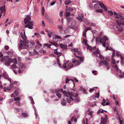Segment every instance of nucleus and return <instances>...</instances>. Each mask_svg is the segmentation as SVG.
<instances>
[{"label": "nucleus", "instance_id": "obj_1", "mask_svg": "<svg viewBox=\"0 0 124 124\" xmlns=\"http://www.w3.org/2000/svg\"><path fill=\"white\" fill-rule=\"evenodd\" d=\"M20 34L23 41V42L22 40H20V43L18 45L19 48V49L26 48V47L28 46L29 41L26 39V37L25 35V32H24L23 34V32H21Z\"/></svg>", "mask_w": 124, "mask_h": 124}, {"label": "nucleus", "instance_id": "obj_2", "mask_svg": "<svg viewBox=\"0 0 124 124\" xmlns=\"http://www.w3.org/2000/svg\"><path fill=\"white\" fill-rule=\"evenodd\" d=\"M63 93L64 94V96L67 97V102L70 103L72 100L74 99V98H75L78 96V94L76 93L75 94L73 93H72L69 92H67L66 91H63Z\"/></svg>", "mask_w": 124, "mask_h": 124}, {"label": "nucleus", "instance_id": "obj_3", "mask_svg": "<svg viewBox=\"0 0 124 124\" xmlns=\"http://www.w3.org/2000/svg\"><path fill=\"white\" fill-rule=\"evenodd\" d=\"M31 18L30 15H27L24 19V23L25 24H27L25 26V28H28L30 29L33 28V26L34 23L33 21H30Z\"/></svg>", "mask_w": 124, "mask_h": 124}, {"label": "nucleus", "instance_id": "obj_4", "mask_svg": "<svg viewBox=\"0 0 124 124\" xmlns=\"http://www.w3.org/2000/svg\"><path fill=\"white\" fill-rule=\"evenodd\" d=\"M57 63L58 64L59 67L61 68H65V70H68L73 67V64L72 63H65L62 65V66L61 67V65L59 59L57 58Z\"/></svg>", "mask_w": 124, "mask_h": 124}, {"label": "nucleus", "instance_id": "obj_5", "mask_svg": "<svg viewBox=\"0 0 124 124\" xmlns=\"http://www.w3.org/2000/svg\"><path fill=\"white\" fill-rule=\"evenodd\" d=\"M70 17H68L67 18V20L68 21V25L69 26L75 25L76 24V22L75 21L70 20V19H71Z\"/></svg>", "mask_w": 124, "mask_h": 124}, {"label": "nucleus", "instance_id": "obj_6", "mask_svg": "<svg viewBox=\"0 0 124 124\" xmlns=\"http://www.w3.org/2000/svg\"><path fill=\"white\" fill-rule=\"evenodd\" d=\"M92 3H99L100 6L101 8H107L101 2H100L98 0H93Z\"/></svg>", "mask_w": 124, "mask_h": 124}, {"label": "nucleus", "instance_id": "obj_7", "mask_svg": "<svg viewBox=\"0 0 124 124\" xmlns=\"http://www.w3.org/2000/svg\"><path fill=\"white\" fill-rule=\"evenodd\" d=\"M73 10L72 8H66L65 16L66 17L69 16L70 15V13L69 11H72Z\"/></svg>", "mask_w": 124, "mask_h": 124}, {"label": "nucleus", "instance_id": "obj_8", "mask_svg": "<svg viewBox=\"0 0 124 124\" xmlns=\"http://www.w3.org/2000/svg\"><path fill=\"white\" fill-rule=\"evenodd\" d=\"M119 20L116 21L117 24H120L124 25V18H120Z\"/></svg>", "mask_w": 124, "mask_h": 124}, {"label": "nucleus", "instance_id": "obj_9", "mask_svg": "<svg viewBox=\"0 0 124 124\" xmlns=\"http://www.w3.org/2000/svg\"><path fill=\"white\" fill-rule=\"evenodd\" d=\"M114 15L116 16L115 17L117 19H119L120 17H124V16H123V15L120 13H117L115 12H114Z\"/></svg>", "mask_w": 124, "mask_h": 124}, {"label": "nucleus", "instance_id": "obj_10", "mask_svg": "<svg viewBox=\"0 0 124 124\" xmlns=\"http://www.w3.org/2000/svg\"><path fill=\"white\" fill-rule=\"evenodd\" d=\"M106 66H108L109 65V63L107 62L105 60H104L103 61H100L99 63V65L101 66L102 65V64Z\"/></svg>", "mask_w": 124, "mask_h": 124}, {"label": "nucleus", "instance_id": "obj_11", "mask_svg": "<svg viewBox=\"0 0 124 124\" xmlns=\"http://www.w3.org/2000/svg\"><path fill=\"white\" fill-rule=\"evenodd\" d=\"M83 16L82 14L81 13H79L78 14V16L76 17V18L80 21L82 22L83 18Z\"/></svg>", "mask_w": 124, "mask_h": 124}, {"label": "nucleus", "instance_id": "obj_12", "mask_svg": "<svg viewBox=\"0 0 124 124\" xmlns=\"http://www.w3.org/2000/svg\"><path fill=\"white\" fill-rule=\"evenodd\" d=\"M2 76L5 79H7L10 82V86H11V80L10 78H8V77L7 75V74L5 73H4L2 74Z\"/></svg>", "mask_w": 124, "mask_h": 124}, {"label": "nucleus", "instance_id": "obj_13", "mask_svg": "<svg viewBox=\"0 0 124 124\" xmlns=\"http://www.w3.org/2000/svg\"><path fill=\"white\" fill-rule=\"evenodd\" d=\"M121 25L117 24L116 26V27L117 29V31L119 32L122 31L123 30L121 26Z\"/></svg>", "mask_w": 124, "mask_h": 124}, {"label": "nucleus", "instance_id": "obj_14", "mask_svg": "<svg viewBox=\"0 0 124 124\" xmlns=\"http://www.w3.org/2000/svg\"><path fill=\"white\" fill-rule=\"evenodd\" d=\"M108 40L106 36H104L103 37L101 38L100 39V43H103Z\"/></svg>", "mask_w": 124, "mask_h": 124}, {"label": "nucleus", "instance_id": "obj_15", "mask_svg": "<svg viewBox=\"0 0 124 124\" xmlns=\"http://www.w3.org/2000/svg\"><path fill=\"white\" fill-rule=\"evenodd\" d=\"M59 46L61 48L63 49H66L67 48V46L66 44H60Z\"/></svg>", "mask_w": 124, "mask_h": 124}, {"label": "nucleus", "instance_id": "obj_16", "mask_svg": "<svg viewBox=\"0 0 124 124\" xmlns=\"http://www.w3.org/2000/svg\"><path fill=\"white\" fill-rule=\"evenodd\" d=\"M96 53L98 54H100V51L98 49H97L96 51H93L92 53V54L94 56H97Z\"/></svg>", "mask_w": 124, "mask_h": 124}, {"label": "nucleus", "instance_id": "obj_17", "mask_svg": "<svg viewBox=\"0 0 124 124\" xmlns=\"http://www.w3.org/2000/svg\"><path fill=\"white\" fill-rule=\"evenodd\" d=\"M11 63L10 60L9 59L8 60H6L4 62L5 65L7 66H8L10 65V63Z\"/></svg>", "mask_w": 124, "mask_h": 124}, {"label": "nucleus", "instance_id": "obj_18", "mask_svg": "<svg viewBox=\"0 0 124 124\" xmlns=\"http://www.w3.org/2000/svg\"><path fill=\"white\" fill-rule=\"evenodd\" d=\"M9 59L10 60L11 63V62H13V63H15V64H17V61L15 58H14L13 59H12L11 58H10Z\"/></svg>", "mask_w": 124, "mask_h": 124}, {"label": "nucleus", "instance_id": "obj_19", "mask_svg": "<svg viewBox=\"0 0 124 124\" xmlns=\"http://www.w3.org/2000/svg\"><path fill=\"white\" fill-rule=\"evenodd\" d=\"M0 10L1 13H4L3 16H4L5 15L6 11L5 8H0Z\"/></svg>", "mask_w": 124, "mask_h": 124}, {"label": "nucleus", "instance_id": "obj_20", "mask_svg": "<svg viewBox=\"0 0 124 124\" xmlns=\"http://www.w3.org/2000/svg\"><path fill=\"white\" fill-rule=\"evenodd\" d=\"M107 120L106 119H103V118L101 117V121L100 124H106Z\"/></svg>", "mask_w": 124, "mask_h": 124}, {"label": "nucleus", "instance_id": "obj_21", "mask_svg": "<svg viewBox=\"0 0 124 124\" xmlns=\"http://www.w3.org/2000/svg\"><path fill=\"white\" fill-rule=\"evenodd\" d=\"M14 95L15 96H17L18 95V93L17 91H15L14 92V93L11 94V97H14Z\"/></svg>", "mask_w": 124, "mask_h": 124}, {"label": "nucleus", "instance_id": "obj_22", "mask_svg": "<svg viewBox=\"0 0 124 124\" xmlns=\"http://www.w3.org/2000/svg\"><path fill=\"white\" fill-rule=\"evenodd\" d=\"M115 68L116 71H117L118 72H119L120 74L122 73V71L118 69L116 65L115 66Z\"/></svg>", "mask_w": 124, "mask_h": 124}, {"label": "nucleus", "instance_id": "obj_23", "mask_svg": "<svg viewBox=\"0 0 124 124\" xmlns=\"http://www.w3.org/2000/svg\"><path fill=\"white\" fill-rule=\"evenodd\" d=\"M58 28L59 29L60 32L61 33V31H62L63 27L61 25H59L58 26Z\"/></svg>", "mask_w": 124, "mask_h": 124}, {"label": "nucleus", "instance_id": "obj_24", "mask_svg": "<svg viewBox=\"0 0 124 124\" xmlns=\"http://www.w3.org/2000/svg\"><path fill=\"white\" fill-rule=\"evenodd\" d=\"M69 81H71L72 82H73V83L74 85V86L75 85V84L74 83L73 80L72 79H69V78H66V81L65 83H68V82H69Z\"/></svg>", "mask_w": 124, "mask_h": 124}, {"label": "nucleus", "instance_id": "obj_25", "mask_svg": "<svg viewBox=\"0 0 124 124\" xmlns=\"http://www.w3.org/2000/svg\"><path fill=\"white\" fill-rule=\"evenodd\" d=\"M61 103L62 105L65 106L66 104V100L63 99L61 101Z\"/></svg>", "mask_w": 124, "mask_h": 124}, {"label": "nucleus", "instance_id": "obj_26", "mask_svg": "<svg viewBox=\"0 0 124 124\" xmlns=\"http://www.w3.org/2000/svg\"><path fill=\"white\" fill-rule=\"evenodd\" d=\"M16 64H13L11 65L10 69H16L17 68V66L16 65Z\"/></svg>", "mask_w": 124, "mask_h": 124}, {"label": "nucleus", "instance_id": "obj_27", "mask_svg": "<svg viewBox=\"0 0 124 124\" xmlns=\"http://www.w3.org/2000/svg\"><path fill=\"white\" fill-rule=\"evenodd\" d=\"M64 2L65 5H67L71 2V1L70 0H65Z\"/></svg>", "mask_w": 124, "mask_h": 124}, {"label": "nucleus", "instance_id": "obj_28", "mask_svg": "<svg viewBox=\"0 0 124 124\" xmlns=\"http://www.w3.org/2000/svg\"><path fill=\"white\" fill-rule=\"evenodd\" d=\"M78 96L76 97L75 98H74V99L73 100H72V101H75L76 102H78L79 101V100L78 98Z\"/></svg>", "mask_w": 124, "mask_h": 124}, {"label": "nucleus", "instance_id": "obj_29", "mask_svg": "<svg viewBox=\"0 0 124 124\" xmlns=\"http://www.w3.org/2000/svg\"><path fill=\"white\" fill-rule=\"evenodd\" d=\"M87 40L85 39H83V43L85 44V45H88V44L87 43Z\"/></svg>", "mask_w": 124, "mask_h": 124}, {"label": "nucleus", "instance_id": "obj_30", "mask_svg": "<svg viewBox=\"0 0 124 124\" xmlns=\"http://www.w3.org/2000/svg\"><path fill=\"white\" fill-rule=\"evenodd\" d=\"M29 99H30V100L31 101V103L32 104H34V103L32 97H29Z\"/></svg>", "mask_w": 124, "mask_h": 124}, {"label": "nucleus", "instance_id": "obj_31", "mask_svg": "<svg viewBox=\"0 0 124 124\" xmlns=\"http://www.w3.org/2000/svg\"><path fill=\"white\" fill-rule=\"evenodd\" d=\"M10 56H11L13 55V53L11 51H8L7 53Z\"/></svg>", "mask_w": 124, "mask_h": 124}, {"label": "nucleus", "instance_id": "obj_32", "mask_svg": "<svg viewBox=\"0 0 124 124\" xmlns=\"http://www.w3.org/2000/svg\"><path fill=\"white\" fill-rule=\"evenodd\" d=\"M19 67V68H21L23 67H24V66H23V64L21 62H20L18 65Z\"/></svg>", "mask_w": 124, "mask_h": 124}, {"label": "nucleus", "instance_id": "obj_33", "mask_svg": "<svg viewBox=\"0 0 124 124\" xmlns=\"http://www.w3.org/2000/svg\"><path fill=\"white\" fill-rule=\"evenodd\" d=\"M99 3H97L94 5V8H100L99 6H100Z\"/></svg>", "mask_w": 124, "mask_h": 124}, {"label": "nucleus", "instance_id": "obj_34", "mask_svg": "<svg viewBox=\"0 0 124 124\" xmlns=\"http://www.w3.org/2000/svg\"><path fill=\"white\" fill-rule=\"evenodd\" d=\"M54 52L55 54L58 55H60L62 54V53L61 52H58L57 51H54Z\"/></svg>", "mask_w": 124, "mask_h": 124}, {"label": "nucleus", "instance_id": "obj_35", "mask_svg": "<svg viewBox=\"0 0 124 124\" xmlns=\"http://www.w3.org/2000/svg\"><path fill=\"white\" fill-rule=\"evenodd\" d=\"M11 86H10V88L8 87L7 88V89L8 90H12L11 88H12L13 87V86L12 85V84L11 82Z\"/></svg>", "mask_w": 124, "mask_h": 124}, {"label": "nucleus", "instance_id": "obj_36", "mask_svg": "<svg viewBox=\"0 0 124 124\" xmlns=\"http://www.w3.org/2000/svg\"><path fill=\"white\" fill-rule=\"evenodd\" d=\"M103 11V10L101 9H99L96 10V12H100L101 13Z\"/></svg>", "mask_w": 124, "mask_h": 124}, {"label": "nucleus", "instance_id": "obj_37", "mask_svg": "<svg viewBox=\"0 0 124 124\" xmlns=\"http://www.w3.org/2000/svg\"><path fill=\"white\" fill-rule=\"evenodd\" d=\"M87 46V48L88 49H89V50L91 51H92L93 50L92 48L88 44V45H86Z\"/></svg>", "mask_w": 124, "mask_h": 124}, {"label": "nucleus", "instance_id": "obj_38", "mask_svg": "<svg viewBox=\"0 0 124 124\" xmlns=\"http://www.w3.org/2000/svg\"><path fill=\"white\" fill-rule=\"evenodd\" d=\"M22 115L25 117H27L28 116V114L25 113H22Z\"/></svg>", "mask_w": 124, "mask_h": 124}, {"label": "nucleus", "instance_id": "obj_39", "mask_svg": "<svg viewBox=\"0 0 124 124\" xmlns=\"http://www.w3.org/2000/svg\"><path fill=\"white\" fill-rule=\"evenodd\" d=\"M121 55L120 54V52L119 51H116V56L119 57Z\"/></svg>", "mask_w": 124, "mask_h": 124}, {"label": "nucleus", "instance_id": "obj_40", "mask_svg": "<svg viewBox=\"0 0 124 124\" xmlns=\"http://www.w3.org/2000/svg\"><path fill=\"white\" fill-rule=\"evenodd\" d=\"M108 15L110 16H112L113 14V12L111 11H108Z\"/></svg>", "mask_w": 124, "mask_h": 124}, {"label": "nucleus", "instance_id": "obj_41", "mask_svg": "<svg viewBox=\"0 0 124 124\" xmlns=\"http://www.w3.org/2000/svg\"><path fill=\"white\" fill-rule=\"evenodd\" d=\"M35 108V106H33ZM36 108H35V109H34L35 112V114L36 116V119H37V117H38V116L37 115V111H36Z\"/></svg>", "mask_w": 124, "mask_h": 124}, {"label": "nucleus", "instance_id": "obj_42", "mask_svg": "<svg viewBox=\"0 0 124 124\" xmlns=\"http://www.w3.org/2000/svg\"><path fill=\"white\" fill-rule=\"evenodd\" d=\"M81 62H83L84 60V58L83 57H80L78 58Z\"/></svg>", "mask_w": 124, "mask_h": 124}, {"label": "nucleus", "instance_id": "obj_43", "mask_svg": "<svg viewBox=\"0 0 124 124\" xmlns=\"http://www.w3.org/2000/svg\"><path fill=\"white\" fill-rule=\"evenodd\" d=\"M81 63L80 61L78 60H76L75 63V64L76 65H79Z\"/></svg>", "mask_w": 124, "mask_h": 124}, {"label": "nucleus", "instance_id": "obj_44", "mask_svg": "<svg viewBox=\"0 0 124 124\" xmlns=\"http://www.w3.org/2000/svg\"><path fill=\"white\" fill-rule=\"evenodd\" d=\"M113 52L112 53V58H113L115 56V50H113Z\"/></svg>", "mask_w": 124, "mask_h": 124}, {"label": "nucleus", "instance_id": "obj_45", "mask_svg": "<svg viewBox=\"0 0 124 124\" xmlns=\"http://www.w3.org/2000/svg\"><path fill=\"white\" fill-rule=\"evenodd\" d=\"M56 95L59 98H61V95L60 94L57 93L56 94Z\"/></svg>", "mask_w": 124, "mask_h": 124}, {"label": "nucleus", "instance_id": "obj_46", "mask_svg": "<svg viewBox=\"0 0 124 124\" xmlns=\"http://www.w3.org/2000/svg\"><path fill=\"white\" fill-rule=\"evenodd\" d=\"M88 115H89L90 116V117L91 118L92 117V112H90L88 114Z\"/></svg>", "mask_w": 124, "mask_h": 124}, {"label": "nucleus", "instance_id": "obj_47", "mask_svg": "<svg viewBox=\"0 0 124 124\" xmlns=\"http://www.w3.org/2000/svg\"><path fill=\"white\" fill-rule=\"evenodd\" d=\"M106 50H113L112 48L111 47H108V46H106Z\"/></svg>", "mask_w": 124, "mask_h": 124}, {"label": "nucleus", "instance_id": "obj_48", "mask_svg": "<svg viewBox=\"0 0 124 124\" xmlns=\"http://www.w3.org/2000/svg\"><path fill=\"white\" fill-rule=\"evenodd\" d=\"M14 101H19L20 100V99L19 97H16L14 98Z\"/></svg>", "mask_w": 124, "mask_h": 124}, {"label": "nucleus", "instance_id": "obj_49", "mask_svg": "<svg viewBox=\"0 0 124 124\" xmlns=\"http://www.w3.org/2000/svg\"><path fill=\"white\" fill-rule=\"evenodd\" d=\"M50 34L53 35H55V32L53 31H51L50 32Z\"/></svg>", "mask_w": 124, "mask_h": 124}, {"label": "nucleus", "instance_id": "obj_50", "mask_svg": "<svg viewBox=\"0 0 124 124\" xmlns=\"http://www.w3.org/2000/svg\"><path fill=\"white\" fill-rule=\"evenodd\" d=\"M72 50L74 52H77L78 51V48H74V49H72Z\"/></svg>", "mask_w": 124, "mask_h": 124}, {"label": "nucleus", "instance_id": "obj_51", "mask_svg": "<svg viewBox=\"0 0 124 124\" xmlns=\"http://www.w3.org/2000/svg\"><path fill=\"white\" fill-rule=\"evenodd\" d=\"M4 60L5 58L4 57H1V58H0V60L1 62H3L4 61Z\"/></svg>", "mask_w": 124, "mask_h": 124}, {"label": "nucleus", "instance_id": "obj_52", "mask_svg": "<svg viewBox=\"0 0 124 124\" xmlns=\"http://www.w3.org/2000/svg\"><path fill=\"white\" fill-rule=\"evenodd\" d=\"M100 94L99 93H96L95 94V98H98Z\"/></svg>", "mask_w": 124, "mask_h": 124}, {"label": "nucleus", "instance_id": "obj_53", "mask_svg": "<svg viewBox=\"0 0 124 124\" xmlns=\"http://www.w3.org/2000/svg\"><path fill=\"white\" fill-rule=\"evenodd\" d=\"M55 38L57 39H61V37L60 36L56 35L55 36Z\"/></svg>", "mask_w": 124, "mask_h": 124}, {"label": "nucleus", "instance_id": "obj_54", "mask_svg": "<svg viewBox=\"0 0 124 124\" xmlns=\"http://www.w3.org/2000/svg\"><path fill=\"white\" fill-rule=\"evenodd\" d=\"M44 46H47L48 47H50V46H52V45H49L48 44H44Z\"/></svg>", "mask_w": 124, "mask_h": 124}, {"label": "nucleus", "instance_id": "obj_55", "mask_svg": "<svg viewBox=\"0 0 124 124\" xmlns=\"http://www.w3.org/2000/svg\"><path fill=\"white\" fill-rule=\"evenodd\" d=\"M45 10L44 8H42L41 9L42 13V15H43L44 14Z\"/></svg>", "mask_w": 124, "mask_h": 124}, {"label": "nucleus", "instance_id": "obj_56", "mask_svg": "<svg viewBox=\"0 0 124 124\" xmlns=\"http://www.w3.org/2000/svg\"><path fill=\"white\" fill-rule=\"evenodd\" d=\"M111 61L112 63L114 64H115L116 63V62L115 60L113 58H112L111 59Z\"/></svg>", "mask_w": 124, "mask_h": 124}, {"label": "nucleus", "instance_id": "obj_57", "mask_svg": "<svg viewBox=\"0 0 124 124\" xmlns=\"http://www.w3.org/2000/svg\"><path fill=\"white\" fill-rule=\"evenodd\" d=\"M80 90L81 91H85V89H84L82 87H81V86L80 87Z\"/></svg>", "mask_w": 124, "mask_h": 124}, {"label": "nucleus", "instance_id": "obj_58", "mask_svg": "<svg viewBox=\"0 0 124 124\" xmlns=\"http://www.w3.org/2000/svg\"><path fill=\"white\" fill-rule=\"evenodd\" d=\"M91 29V28L89 27H88L87 28H86L85 29V32H86V31L88 30H90Z\"/></svg>", "mask_w": 124, "mask_h": 124}, {"label": "nucleus", "instance_id": "obj_59", "mask_svg": "<svg viewBox=\"0 0 124 124\" xmlns=\"http://www.w3.org/2000/svg\"><path fill=\"white\" fill-rule=\"evenodd\" d=\"M105 59L108 62L110 60V59L109 58V57L108 56H107L105 58Z\"/></svg>", "mask_w": 124, "mask_h": 124}, {"label": "nucleus", "instance_id": "obj_60", "mask_svg": "<svg viewBox=\"0 0 124 124\" xmlns=\"http://www.w3.org/2000/svg\"><path fill=\"white\" fill-rule=\"evenodd\" d=\"M15 111L16 112H18L20 111L19 109L17 108H16L15 109Z\"/></svg>", "mask_w": 124, "mask_h": 124}, {"label": "nucleus", "instance_id": "obj_61", "mask_svg": "<svg viewBox=\"0 0 124 124\" xmlns=\"http://www.w3.org/2000/svg\"><path fill=\"white\" fill-rule=\"evenodd\" d=\"M100 37H97L96 38V42H98L99 41H100Z\"/></svg>", "mask_w": 124, "mask_h": 124}, {"label": "nucleus", "instance_id": "obj_62", "mask_svg": "<svg viewBox=\"0 0 124 124\" xmlns=\"http://www.w3.org/2000/svg\"><path fill=\"white\" fill-rule=\"evenodd\" d=\"M78 54L80 55H82V52L80 51H78L77 52Z\"/></svg>", "mask_w": 124, "mask_h": 124}, {"label": "nucleus", "instance_id": "obj_63", "mask_svg": "<svg viewBox=\"0 0 124 124\" xmlns=\"http://www.w3.org/2000/svg\"><path fill=\"white\" fill-rule=\"evenodd\" d=\"M4 57L5 59L7 60H8L9 59V57L8 56H4Z\"/></svg>", "mask_w": 124, "mask_h": 124}, {"label": "nucleus", "instance_id": "obj_64", "mask_svg": "<svg viewBox=\"0 0 124 124\" xmlns=\"http://www.w3.org/2000/svg\"><path fill=\"white\" fill-rule=\"evenodd\" d=\"M99 58L101 60H103L104 59V57L101 54H100L99 55Z\"/></svg>", "mask_w": 124, "mask_h": 124}]
</instances>
